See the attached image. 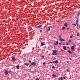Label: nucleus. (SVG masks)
Returning <instances> with one entry per match:
<instances>
[{
  "mask_svg": "<svg viewBox=\"0 0 80 80\" xmlns=\"http://www.w3.org/2000/svg\"><path fill=\"white\" fill-rule=\"evenodd\" d=\"M52 52H53V53H52V55H57V52H58V51L53 50L52 51Z\"/></svg>",
  "mask_w": 80,
  "mask_h": 80,
  "instance_id": "nucleus-1",
  "label": "nucleus"
},
{
  "mask_svg": "<svg viewBox=\"0 0 80 80\" xmlns=\"http://www.w3.org/2000/svg\"><path fill=\"white\" fill-rule=\"evenodd\" d=\"M76 47V45H74L73 46H72V47H71V49H72V50H74V49H75V47Z\"/></svg>",
  "mask_w": 80,
  "mask_h": 80,
  "instance_id": "nucleus-2",
  "label": "nucleus"
},
{
  "mask_svg": "<svg viewBox=\"0 0 80 80\" xmlns=\"http://www.w3.org/2000/svg\"><path fill=\"white\" fill-rule=\"evenodd\" d=\"M12 60L13 62H14V61L16 60V58H15V57H12Z\"/></svg>",
  "mask_w": 80,
  "mask_h": 80,
  "instance_id": "nucleus-3",
  "label": "nucleus"
},
{
  "mask_svg": "<svg viewBox=\"0 0 80 80\" xmlns=\"http://www.w3.org/2000/svg\"><path fill=\"white\" fill-rule=\"evenodd\" d=\"M58 63V60H56L52 62V63Z\"/></svg>",
  "mask_w": 80,
  "mask_h": 80,
  "instance_id": "nucleus-4",
  "label": "nucleus"
},
{
  "mask_svg": "<svg viewBox=\"0 0 80 80\" xmlns=\"http://www.w3.org/2000/svg\"><path fill=\"white\" fill-rule=\"evenodd\" d=\"M37 64L36 63V62H32L31 63V65H35Z\"/></svg>",
  "mask_w": 80,
  "mask_h": 80,
  "instance_id": "nucleus-5",
  "label": "nucleus"
},
{
  "mask_svg": "<svg viewBox=\"0 0 80 80\" xmlns=\"http://www.w3.org/2000/svg\"><path fill=\"white\" fill-rule=\"evenodd\" d=\"M76 23L77 25H78V18H77V20L76 21Z\"/></svg>",
  "mask_w": 80,
  "mask_h": 80,
  "instance_id": "nucleus-6",
  "label": "nucleus"
},
{
  "mask_svg": "<svg viewBox=\"0 0 80 80\" xmlns=\"http://www.w3.org/2000/svg\"><path fill=\"white\" fill-rule=\"evenodd\" d=\"M54 44L55 45H57L58 44V41H57L55 42H54Z\"/></svg>",
  "mask_w": 80,
  "mask_h": 80,
  "instance_id": "nucleus-7",
  "label": "nucleus"
},
{
  "mask_svg": "<svg viewBox=\"0 0 80 80\" xmlns=\"http://www.w3.org/2000/svg\"><path fill=\"white\" fill-rule=\"evenodd\" d=\"M8 71H7V70H5V75H8Z\"/></svg>",
  "mask_w": 80,
  "mask_h": 80,
  "instance_id": "nucleus-8",
  "label": "nucleus"
},
{
  "mask_svg": "<svg viewBox=\"0 0 80 80\" xmlns=\"http://www.w3.org/2000/svg\"><path fill=\"white\" fill-rule=\"evenodd\" d=\"M52 76L53 77V78H55V77H57V76L55 74H53V75H52Z\"/></svg>",
  "mask_w": 80,
  "mask_h": 80,
  "instance_id": "nucleus-9",
  "label": "nucleus"
},
{
  "mask_svg": "<svg viewBox=\"0 0 80 80\" xmlns=\"http://www.w3.org/2000/svg\"><path fill=\"white\" fill-rule=\"evenodd\" d=\"M64 41H65V39L62 38H60L61 42H64Z\"/></svg>",
  "mask_w": 80,
  "mask_h": 80,
  "instance_id": "nucleus-10",
  "label": "nucleus"
},
{
  "mask_svg": "<svg viewBox=\"0 0 80 80\" xmlns=\"http://www.w3.org/2000/svg\"><path fill=\"white\" fill-rule=\"evenodd\" d=\"M77 25V28L78 29H80V25H79V28H78V25Z\"/></svg>",
  "mask_w": 80,
  "mask_h": 80,
  "instance_id": "nucleus-11",
  "label": "nucleus"
},
{
  "mask_svg": "<svg viewBox=\"0 0 80 80\" xmlns=\"http://www.w3.org/2000/svg\"><path fill=\"white\" fill-rule=\"evenodd\" d=\"M68 52L69 53H70V54H72V52H70V51L69 50H68Z\"/></svg>",
  "mask_w": 80,
  "mask_h": 80,
  "instance_id": "nucleus-12",
  "label": "nucleus"
},
{
  "mask_svg": "<svg viewBox=\"0 0 80 80\" xmlns=\"http://www.w3.org/2000/svg\"><path fill=\"white\" fill-rule=\"evenodd\" d=\"M41 46H43V45H44V44H43V42H41Z\"/></svg>",
  "mask_w": 80,
  "mask_h": 80,
  "instance_id": "nucleus-13",
  "label": "nucleus"
},
{
  "mask_svg": "<svg viewBox=\"0 0 80 80\" xmlns=\"http://www.w3.org/2000/svg\"><path fill=\"white\" fill-rule=\"evenodd\" d=\"M64 26L65 27H67L68 26V24L67 23H64Z\"/></svg>",
  "mask_w": 80,
  "mask_h": 80,
  "instance_id": "nucleus-14",
  "label": "nucleus"
},
{
  "mask_svg": "<svg viewBox=\"0 0 80 80\" xmlns=\"http://www.w3.org/2000/svg\"><path fill=\"white\" fill-rule=\"evenodd\" d=\"M24 65H26V66H28V63H24Z\"/></svg>",
  "mask_w": 80,
  "mask_h": 80,
  "instance_id": "nucleus-15",
  "label": "nucleus"
},
{
  "mask_svg": "<svg viewBox=\"0 0 80 80\" xmlns=\"http://www.w3.org/2000/svg\"><path fill=\"white\" fill-rule=\"evenodd\" d=\"M42 27V25H40L37 26V28H41V27Z\"/></svg>",
  "mask_w": 80,
  "mask_h": 80,
  "instance_id": "nucleus-16",
  "label": "nucleus"
},
{
  "mask_svg": "<svg viewBox=\"0 0 80 80\" xmlns=\"http://www.w3.org/2000/svg\"><path fill=\"white\" fill-rule=\"evenodd\" d=\"M63 48L64 50H67L66 47H65V46L63 47Z\"/></svg>",
  "mask_w": 80,
  "mask_h": 80,
  "instance_id": "nucleus-17",
  "label": "nucleus"
},
{
  "mask_svg": "<svg viewBox=\"0 0 80 80\" xmlns=\"http://www.w3.org/2000/svg\"><path fill=\"white\" fill-rule=\"evenodd\" d=\"M48 30L47 32H48L50 30V27H48Z\"/></svg>",
  "mask_w": 80,
  "mask_h": 80,
  "instance_id": "nucleus-18",
  "label": "nucleus"
},
{
  "mask_svg": "<svg viewBox=\"0 0 80 80\" xmlns=\"http://www.w3.org/2000/svg\"><path fill=\"white\" fill-rule=\"evenodd\" d=\"M16 68L17 69H19V65H17L16 66Z\"/></svg>",
  "mask_w": 80,
  "mask_h": 80,
  "instance_id": "nucleus-19",
  "label": "nucleus"
},
{
  "mask_svg": "<svg viewBox=\"0 0 80 80\" xmlns=\"http://www.w3.org/2000/svg\"><path fill=\"white\" fill-rule=\"evenodd\" d=\"M65 28H65V27H63L62 28V30H64V29H65Z\"/></svg>",
  "mask_w": 80,
  "mask_h": 80,
  "instance_id": "nucleus-20",
  "label": "nucleus"
},
{
  "mask_svg": "<svg viewBox=\"0 0 80 80\" xmlns=\"http://www.w3.org/2000/svg\"><path fill=\"white\" fill-rule=\"evenodd\" d=\"M44 57H45L44 56H42L41 57V58H44Z\"/></svg>",
  "mask_w": 80,
  "mask_h": 80,
  "instance_id": "nucleus-21",
  "label": "nucleus"
},
{
  "mask_svg": "<svg viewBox=\"0 0 80 80\" xmlns=\"http://www.w3.org/2000/svg\"><path fill=\"white\" fill-rule=\"evenodd\" d=\"M8 72L9 73H11V70L8 71Z\"/></svg>",
  "mask_w": 80,
  "mask_h": 80,
  "instance_id": "nucleus-22",
  "label": "nucleus"
},
{
  "mask_svg": "<svg viewBox=\"0 0 80 80\" xmlns=\"http://www.w3.org/2000/svg\"><path fill=\"white\" fill-rule=\"evenodd\" d=\"M77 35L78 37H79V35H80V34H79V33H78Z\"/></svg>",
  "mask_w": 80,
  "mask_h": 80,
  "instance_id": "nucleus-23",
  "label": "nucleus"
},
{
  "mask_svg": "<svg viewBox=\"0 0 80 80\" xmlns=\"http://www.w3.org/2000/svg\"><path fill=\"white\" fill-rule=\"evenodd\" d=\"M72 25H75V26H76V24L74 23V24H72Z\"/></svg>",
  "mask_w": 80,
  "mask_h": 80,
  "instance_id": "nucleus-24",
  "label": "nucleus"
},
{
  "mask_svg": "<svg viewBox=\"0 0 80 80\" xmlns=\"http://www.w3.org/2000/svg\"><path fill=\"white\" fill-rule=\"evenodd\" d=\"M70 38H72V37H73V36L72 35L70 36Z\"/></svg>",
  "mask_w": 80,
  "mask_h": 80,
  "instance_id": "nucleus-25",
  "label": "nucleus"
},
{
  "mask_svg": "<svg viewBox=\"0 0 80 80\" xmlns=\"http://www.w3.org/2000/svg\"><path fill=\"white\" fill-rule=\"evenodd\" d=\"M60 80H63V78L61 77V78H60Z\"/></svg>",
  "mask_w": 80,
  "mask_h": 80,
  "instance_id": "nucleus-26",
  "label": "nucleus"
},
{
  "mask_svg": "<svg viewBox=\"0 0 80 80\" xmlns=\"http://www.w3.org/2000/svg\"><path fill=\"white\" fill-rule=\"evenodd\" d=\"M31 62H32V61H31V60H29V63H31Z\"/></svg>",
  "mask_w": 80,
  "mask_h": 80,
  "instance_id": "nucleus-27",
  "label": "nucleus"
},
{
  "mask_svg": "<svg viewBox=\"0 0 80 80\" xmlns=\"http://www.w3.org/2000/svg\"><path fill=\"white\" fill-rule=\"evenodd\" d=\"M43 64L44 65H45V62H43Z\"/></svg>",
  "mask_w": 80,
  "mask_h": 80,
  "instance_id": "nucleus-28",
  "label": "nucleus"
},
{
  "mask_svg": "<svg viewBox=\"0 0 80 80\" xmlns=\"http://www.w3.org/2000/svg\"><path fill=\"white\" fill-rule=\"evenodd\" d=\"M66 45H68L69 44L68 43H67L66 44Z\"/></svg>",
  "mask_w": 80,
  "mask_h": 80,
  "instance_id": "nucleus-29",
  "label": "nucleus"
},
{
  "mask_svg": "<svg viewBox=\"0 0 80 80\" xmlns=\"http://www.w3.org/2000/svg\"><path fill=\"white\" fill-rule=\"evenodd\" d=\"M60 36H59V41H60Z\"/></svg>",
  "mask_w": 80,
  "mask_h": 80,
  "instance_id": "nucleus-30",
  "label": "nucleus"
},
{
  "mask_svg": "<svg viewBox=\"0 0 80 80\" xmlns=\"http://www.w3.org/2000/svg\"><path fill=\"white\" fill-rule=\"evenodd\" d=\"M52 68H55V66H53L52 67Z\"/></svg>",
  "mask_w": 80,
  "mask_h": 80,
  "instance_id": "nucleus-31",
  "label": "nucleus"
},
{
  "mask_svg": "<svg viewBox=\"0 0 80 80\" xmlns=\"http://www.w3.org/2000/svg\"><path fill=\"white\" fill-rule=\"evenodd\" d=\"M16 19V20L17 21V20H18V18H17Z\"/></svg>",
  "mask_w": 80,
  "mask_h": 80,
  "instance_id": "nucleus-32",
  "label": "nucleus"
},
{
  "mask_svg": "<svg viewBox=\"0 0 80 80\" xmlns=\"http://www.w3.org/2000/svg\"><path fill=\"white\" fill-rule=\"evenodd\" d=\"M67 72H69V70H68V69H67Z\"/></svg>",
  "mask_w": 80,
  "mask_h": 80,
  "instance_id": "nucleus-33",
  "label": "nucleus"
},
{
  "mask_svg": "<svg viewBox=\"0 0 80 80\" xmlns=\"http://www.w3.org/2000/svg\"><path fill=\"white\" fill-rule=\"evenodd\" d=\"M72 42V41H71V40H69V42Z\"/></svg>",
  "mask_w": 80,
  "mask_h": 80,
  "instance_id": "nucleus-34",
  "label": "nucleus"
},
{
  "mask_svg": "<svg viewBox=\"0 0 80 80\" xmlns=\"http://www.w3.org/2000/svg\"><path fill=\"white\" fill-rule=\"evenodd\" d=\"M63 78H64V79H66V78H65V77H63Z\"/></svg>",
  "mask_w": 80,
  "mask_h": 80,
  "instance_id": "nucleus-35",
  "label": "nucleus"
},
{
  "mask_svg": "<svg viewBox=\"0 0 80 80\" xmlns=\"http://www.w3.org/2000/svg\"><path fill=\"white\" fill-rule=\"evenodd\" d=\"M61 51H62V52H64V51L62 49H61Z\"/></svg>",
  "mask_w": 80,
  "mask_h": 80,
  "instance_id": "nucleus-36",
  "label": "nucleus"
},
{
  "mask_svg": "<svg viewBox=\"0 0 80 80\" xmlns=\"http://www.w3.org/2000/svg\"><path fill=\"white\" fill-rule=\"evenodd\" d=\"M67 48H70V47H67Z\"/></svg>",
  "mask_w": 80,
  "mask_h": 80,
  "instance_id": "nucleus-37",
  "label": "nucleus"
},
{
  "mask_svg": "<svg viewBox=\"0 0 80 80\" xmlns=\"http://www.w3.org/2000/svg\"><path fill=\"white\" fill-rule=\"evenodd\" d=\"M40 32H42V30H40Z\"/></svg>",
  "mask_w": 80,
  "mask_h": 80,
  "instance_id": "nucleus-38",
  "label": "nucleus"
},
{
  "mask_svg": "<svg viewBox=\"0 0 80 80\" xmlns=\"http://www.w3.org/2000/svg\"><path fill=\"white\" fill-rule=\"evenodd\" d=\"M36 80H39V79H36Z\"/></svg>",
  "mask_w": 80,
  "mask_h": 80,
  "instance_id": "nucleus-39",
  "label": "nucleus"
},
{
  "mask_svg": "<svg viewBox=\"0 0 80 80\" xmlns=\"http://www.w3.org/2000/svg\"><path fill=\"white\" fill-rule=\"evenodd\" d=\"M22 68H24V67H23V66H22Z\"/></svg>",
  "mask_w": 80,
  "mask_h": 80,
  "instance_id": "nucleus-40",
  "label": "nucleus"
},
{
  "mask_svg": "<svg viewBox=\"0 0 80 80\" xmlns=\"http://www.w3.org/2000/svg\"><path fill=\"white\" fill-rule=\"evenodd\" d=\"M59 45H60V42H59Z\"/></svg>",
  "mask_w": 80,
  "mask_h": 80,
  "instance_id": "nucleus-41",
  "label": "nucleus"
},
{
  "mask_svg": "<svg viewBox=\"0 0 80 80\" xmlns=\"http://www.w3.org/2000/svg\"><path fill=\"white\" fill-rule=\"evenodd\" d=\"M53 62H50L51 63H53Z\"/></svg>",
  "mask_w": 80,
  "mask_h": 80,
  "instance_id": "nucleus-42",
  "label": "nucleus"
},
{
  "mask_svg": "<svg viewBox=\"0 0 80 80\" xmlns=\"http://www.w3.org/2000/svg\"><path fill=\"white\" fill-rule=\"evenodd\" d=\"M67 63H69V62H67Z\"/></svg>",
  "mask_w": 80,
  "mask_h": 80,
  "instance_id": "nucleus-43",
  "label": "nucleus"
},
{
  "mask_svg": "<svg viewBox=\"0 0 80 80\" xmlns=\"http://www.w3.org/2000/svg\"><path fill=\"white\" fill-rule=\"evenodd\" d=\"M58 28H60V27H58Z\"/></svg>",
  "mask_w": 80,
  "mask_h": 80,
  "instance_id": "nucleus-44",
  "label": "nucleus"
},
{
  "mask_svg": "<svg viewBox=\"0 0 80 80\" xmlns=\"http://www.w3.org/2000/svg\"><path fill=\"white\" fill-rule=\"evenodd\" d=\"M41 40H42V38H41Z\"/></svg>",
  "mask_w": 80,
  "mask_h": 80,
  "instance_id": "nucleus-45",
  "label": "nucleus"
},
{
  "mask_svg": "<svg viewBox=\"0 0 80 80\" xmlns=\"http://www.w3.org/2000/svg\"><path fill=\"white\" fill-rule=\"evenodd\" d=\"M56 58H54V60H56Z\"/></svg>",
  "mask_w": 80,
  "mask_h": 80,
  "instance_id": "nucleus-46",
  "label": "nucleus"
},
{
  "mask_svg": "<svg viewBox=\"0 0 80 80\" xmlns=\"http://www.w3.org/2000/svg\"><path fill=\"white\" fill-rule=\"evenodd\" d=\"M67 30H68L69 29H68V28H67Z\"/></svg>",
  "mask_w": 80,
  "mask_h": 80,
  "instance_id": "nucleus-47",
  "label": "nucleus"
},
{
  "mask_svg": "<svg viewBox=\"0 0 80 80\" xmlns=\"http://www.w3.org/2000/svg\"><path fill=\"white\" fill-rule=\"evenodd\" d=\"M70 60H72V58H70Z\"/></svg>",
  "mask_w": 80,
  "mask_h": 80,
  "instance_id": "nucleus-48",
  "label": "nucleus"
},
{
  "mask_svg": "<svg viewBox=\"0 0 80 80\" xmlns=\"http://www.w3.org/2000/svg\"><path fill=\"white\" fill-rule=\"evenodd\" d=\"M59 80H60V78H59Z\"/></svg>",
  "mask_w": 80,
  "mask_h": 80,
  "instance_id": "nucleus-49",
  "label": "nucleus"
},
{
  "mask_svg": "<svg viewBox=\"0 0 80 80\" xmlns=\"http://www.w3.org/2000/svg\"><path fill=\"white\" fill-rule=\"evenodd\" d=\"M60 45H61V43H60Z\"/></svg>",
  "mask_w": 80,
  "mask_h": 80,
  "instance_id": "nucleus-50",
  "label": "nucleus"
},
{
  "mask_svg": "<svg viewBox=\"0 0 80 80\" xmlns=\"http://www.w3.org/2000/svg\"><path fill=\"white\" fill-rule=\"evenodd\" d=\"M61 18H62V17H61Z\"/></svg>",
  "mask_w": 80,
  "mask_h": 80,
  "instance_id": "nucleus-51",
  "label": "nucleus"
}]
</instances>
